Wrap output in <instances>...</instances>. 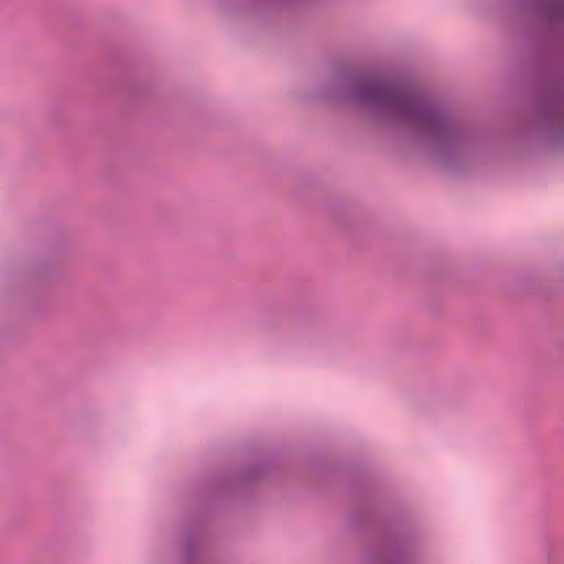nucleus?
I'll use <instances>...</instances> for the list:
<instances>
[{"mask_svg": "<svg viewBox=\"0 0 564 564\" xmlns=\"http://www.w3.org/2000/svg\"><path fill=\"white\" fill-rule=\"evenodd\" d=\"M390 95L386 87L379 86L373 89V96L376 98H387Z\"/></svg>", "mask_w": 564, "mask_h": 564, "instance_id": "f257e3e1", "label": "nucleus"}]
</instances>
